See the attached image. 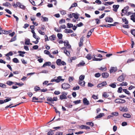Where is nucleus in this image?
Segmentation results:
<instances>
[{
  "mask_svg": "<svg viewBox=\"0 0 135 135\" xmlns=\"http://www.w3.org/2000/svg\"><path fill=\"white\" fill-rule=\"evenodd\" d=\"M85 64V62L82 61L81 62H80L77 65L78 67H79L81 66H84Z\"/></svg>",
  "mask_w": 135,
  "mask_h": 135,
  "instance_id": "14",
  "label": "nucleus"
},
{
  "mask_svg": "<svg viewBox=\"0 0 135 135\" xmlns=\"http://www.w3.org/2000/svg\"><path fill=\"white\" fill-rule=\"evenodd\" d=\"M64 52L68 56H69L70 55L69 52L66 49H65L64 50Z\"/></svg>",
  "mask_w": 135,
  "mask_h": 135,
  "instance_id": "31",
  "label": "nucleus"
},
{
  "mask_svg": "<svg viewBox=\"0 0 135 135\" xmlns=\"http://www.w3.org/2000/svg\"><path fill=\"white\" fill-rule=\"evenodd\" d=\"M86 124L87 125L90 126L91 127H93L94 125V123H92V122H86Z\"/></svg>",
  "mask_w": 135,
  "mask_h": 135,
  "instance_id": "30",
  "label": "nucleus"
},
{
  "mask_svg": "<svg viewBox=\"0 0 135 135\" xmlns=\"http://www.w3.org/2000/svg\"><path fill=\"white\" fill-rule=\"evenodd\" d=\"M99 69L103 71H105L107 70V68L105 67L104 68L101 67L100 68H99Z\"/></svg>",
  "mask_w": 135,
  "mask_h": 135,
  "instance_id": "40",
  "label": "nucleus"
},
{
  "mask_svg": "<svg viewBox=\"0 0 135 135\" xmlns=\"http://www.w3.org/2000/svg\"><path fill=\"white\" fill-rule=\"evenodd\" d=\"M80 127L81 129H90L89 127L86 126L84 125H82Z\"/></svg>",
  "mask_w": 135,
  "mask_h": 135,
  "instance_id": "13",
  "label": "nucleus"
},
{
  "mask_svg": "<svg viewBox=\"0 0 135 135\" xmlns=\"http://www.w3.org/2000/svg\"><path fill=\"white\" fill-rule=\"evenodd\" d=\"M85 82L84 81H79V84L82 86H84L85 85Z\"/></svg>",
  "mask_w": 135,
  "mask_h": 135,
  "instance_id": "17",
  "label": "nucleus"
},
{
  "mask_svg": "<svg viewBox=\"0 0 135 135\" xmlns=\"http://www.w3.org/2000/svg\"><path fill=\"white\" fill-rule=\"evenodd\" d=\"M79 86H78L75 87H73V90H78L79 89Z\"/></svg>",
  "mask_w": 135,
  "mask_h": 135,
  "instance_id": "56",
  "label": "nucleus"
},
{
  "mask_svg": "<svg viewBox=\"0 0 135 135\" xmlns=\"http://www.w3.org/2000/svg\"><path fill=\"white\" fill-rule=\"evenodd\" d=\"M62 76H59L57 77V79H56L57 81V83H59L60 81H63L64 79L62 78Z\"/></svg>",
  "mask_w": 135,
  "mask_h": 135,
  "instance_id": "10",
  "label": "nucleus"
},
{
  "mask_svg": "<svg viewBox=\"0 0 135 135\" xmlns=\"http://www.w3.org/2000/svg\"><path fill=\"white\" fill-rule=\"evenodd\" d=\"M111 114L112 115H114L115 116H117L118 115V113L117 112H112L111 113Z\"/></svg>",
  "mask_w": 135,
  "mask_h": 135,
  "instance_id": "35",
  "label": "nucleus"
},
{
  "mask_svg": "<svg viewBox=\"0 0 135 135\" xmlns=\"http://www.w3.org/2000/svg\"><path fill=\"white\" fill-rule=\"evenodd\" d=\"M109 86H110L111 87L113 88H115L116 86V83H115L112 84H110L109 85Z\"/></svg>",
  "mask_w": 135,
  "mask_h": 135,
  "instance_id": "34",
  "label": "nucleus"
},
{
  "mask_svg": "<svg viewBox=\"0 0 135 135\" xmlns=\"http://www.w3.org/2000/svg\"><path fill=\"white\" fill-rule=\"evenodd\" d=\"M122 88L121 87H120L118 88L117 91L119 93H121L122 92Z\"/></svg>",
  "mask_w": 135,
  "mask_h": 135,
  "instance_id": "61",
  "label": "nucleus"
},
{
  "mask_svg": "<svg viewBox=\"0 0 135 135\" xmlns=\"http://www.w3.org/2000/svg\"><path fill=\"white\" fill-rule=\"evenodd\" d=\"M55 38V35H53L49 37V38L50 40L52 41L54 40Z\"/></svg>",
  "mask_w": 135,
  "mask_h": 135,
  "instance_id": "21",
  "label": "nucleus"
},
{
  "mask_svg": "<svg viewBox=\"0 0 135 135\" xmlns=\"http://www.w3.org/2000/svg\"><path fill=\"white\" fill-rule=\"evenodd\" d=\"M40 38H37L36 39V41H33L32 42L34 43L35 44H37L39 42L38 40H40Z\"/></svg>",
  "mask_w": 135,
  "mask_h": 135,
  "instance_id": "47",
  "label": "nucleus"
},
{
  "mask_svg": "<svg viewBox=\"0 0 135 135\" xmlns=\"http://www.w3.org/2000/svg\"><path fill=\"white\" fill-rule=\"evenodd\" d=\"M54 94L55 95H59L60 94V92L59 91H55L54 92Z\"/></svg>",
  "mask_w": 135,
  "mask_h": 135,
  "instance_id": "60",
  "label": "nucleus"
},
{
  "mask_svg": "<svg viewBox=\"0 0 135 135\" xmlns=\"http://www.w3.org/2000/svg\"><path fill=\"white\" fill-rule=\"evenodd\" d=\"M119 6V5H114L113 6V10L115 12H117L118 9V8Z\"/></svg>",
  "mask_w": 135,
  "mask_h": 135,
  "instance_id": "5",
  "label": "nucleus"
},
{
  "mask_svg": "<svg viewBox=\"0 0 135 135\" xmlns=\"http://www.w3.org/2000/svg\"><path fill=\"white\" fill-rule=\"evenodd\" d=\"M1 33L4 34H7L9 33V31H4L2 30Z\"/></svg>",
  "mask_w": 135,
  "mask_h": 135,
  "instance_id": "41",
  "label": "nucleus"
},
{
  "mask_svg": "<svg viewBox=\"0 0 135 135\" xmlns=\"http://www.w3.org/2000/svg\"><path fill=\"white\" fill-rule=\"evenodd\" d=\"M95 76L96 77H99L100 76V74L99 73H96L95 75Z\"/></svg>",
  "mask_w": 135,
  "mask_h": 135,
  "instance_id": "62",
  "label": "nucleus"
},
{
  "mask_svg": "<svg viewBox=\"0 0 135 135\" xmlns=\"http://www.w3.org/2000/svg\"><path fill=\"white\" fill-rule=\"evenodd\" d=\"M122 21L123 22H125V24H127L128 23V21L127 20L126 18L125 17H123L122 18Z\"/></svg>",
  "mask_w": 135,
  "mask_h": 135,
  "instance_id": "32",
  "label": "nucleus"
},
{
  "mask_svg": "<svg viewBox=\"0 0 135 135\" xmlns=\"http://www.w3.org/2000/svg\"><path fill=\"white\" fill-rule=\"evenodd\" d=\"M104 115V114L103 113H100L99 115H97V116L95 118L96 119H97L98 118H100L102 117L103 115Z\"/></svg>",
  "mask_w": 135,
  "mask_h": 135,
  "instance_id": "23",
  "label": "nucleus"
},
{
  "mask_svg": "<svg viewBox=\"0 0 135 135\" xmlns=\"http://www.w3.org/2000/svg\"><path fill=\"white\" fill-rule=\"evenodd\" d=\"M13 61L16 63H17L19 62L18 60L16 58H15L13 59Z\"/></svg>",
  "mask_w": 135,
  "mask_h": 135,
  "instance_id": "38",
  "label": "nucleus"
},
{
  "mask_svg": "<svg viewBox=\"0 0 135 135\" xmlns=\"http://www.w3.org/2000/svg\"><path fill=\"white\" fill-rule=\"evenodd\" d=\"M105 20L106 22H112L113 21V19L112 18L108 17H106L105 19Z\"/></svg>",
  "mask_w": 135,
  "mask_h": 135,
  "instance_id": "7",
  "label": "nucleus"
},
{
  "mask_svg": "<svg viewBox=\"0 0 135 135\" xmlns=\"http://www.w3.org/2000/svg\"><path fill=\"white\" fill-rule=\"evenodd\" d=\"M135 17L132 16H131V19L132 20L133 22H135Z\"/></svg>",
  "mask_w": 135,
  "mask_h": 135,
  "instance_id": "51",
  "label": "nucleus"
},
{
  "mask_svg": "<svg viewBox=\"0 0 135 135\" xmlns=\"http://www.w3.org/2000/svg\"><path fill=\"white\" fill-rule=\"evenodd\" d=\"M83 25V24L81 22H80L79 24L76 25V26L79 27L82 26Z\"/></svg>",
  "mask_w": 135,
  "mask_h": 135,
  "instance_id": "63",
  "label": "nucleus"
},
{
  "mask_svg": "<svg viewBox=\"0 0 135 135\" xmlns=\"http://www.w3.org/2000/svg\"><path fill=\"white\" fill-rule=\"evenodd\" d=\"M84 38V37L82 36V37L80 38V42L79 43V47H81L82 46L83 41V38Z\"/></svg>",
  "mask_w": 135,
  "mask_h": 135,
  "instance_id": "12",
  "label": "nucleus"
},
{
  "mask_svg": "<svg viewBox=\"0 0 135 135\" xmlns=\"http://www.w3.org/2000/svg\"><path fill=\"white\" fill-rule=\"evenodd\" d=\"M13 83L12 81H8L7 82V84L9 85H12Z\"/></svg>",
  "mask_w": 135,
  "mask_h": 135,
  "instance_id": "50",
  "label": "nucleus"
},
{
  "mask_svg": "<svg viewBox=\"0 0 135 135\" xmlns=\"http://www.w3.org/2000/svg\"><path fill=\"white\" fill-rule=\"evenodd\" d=\"M77 6V4L76 3H74L71 5V7H70L69 9H70L73 7H75Z\"/></svg>",
  "mask_w": 135,
  "mask_h": 135,
  "instance_id": "27",
  "label": "nucleus"
},
{
  "mask_svg": "<svg viewBox=\"0 0 135 135\" xmlns=\"http://www.w3.org/2000/svg\"><path fill=\"white\" fill-rule=\"evenodd\" d=\"M134 60L133 59L131 58L130 59H128L127 61V63H130L131 62L133 61Z\"/></svg>",
  "mask_w": 135,
  "mask_h": 135,
  "instance_id": "54",
  "label": "nucleus"
},
{
  "mask_svg": "<svg viewBox=\"0 0 135 135\" xmlns=\"http://www.w3.org/2000/svg\"><path fill=\"white\" fill-rule=\"evenodd\" d=\"M123 91L126 94L129 95L130 94V93L129 91H128L126 89H124L123 90Z\"/></svg>",
  "mask_w": 135,
  "mask_h": 135,
  "instance_id": "37",
  "label": "nucleus"
},
{
  "mask_svg": "<svg viewBox=\"0 0 135 135\" xmlns=\"http://www.w3.org/2000/svg\"><path fill=\"white\" fill-rule=\"evenodd\" d=\"M109 96V95L106 92H104L103 95V96L105 98L108 97Z\"/></svg>",
  "mask_w": 135,
  "mask_h": 135,
  "instance_id": "42",
  "label": "nucleus"
},
{
  "mask_svg": "<svg viewBox=\"0 0 135 135\" xmlns=\"http://www.w3.org/2000/svg\"><path fill=\"white\" fill-rule=\"evenodd\" d=\"M114 3V2H108L103 3V4L105 6H108V5H111V4Z\"/></svg>",
  "mask_w": 135,
  "mask_h": 135,
  "instance_id": "15",
  "label": "nucleus"
},
{
  "mask_svg": "<svg viewBox=\"0 0 135 135\" xmlns=\"http://www.w3.org/2000/svg\"><path fill=\"white\" fill-rule=\"evenodd\" d=\"M95 2L97 3L98 4H102L101 1L100 0H96L95 1Z\"/></svg>",
  "mask_w": 135,
  "mask_h": 135,
  "instance_id": "58",
  "label": "nucleus"
},
{
  "mask_svg": "<svg viewBox=\"0 0 135 135\" xmlns=\"http://www.w3.org/2000/svg\"><path fill=\"white\" fill-rule=\"evenodd\" d=\"M81 100H78L76 101H75L73 102V103L75 104H78L80 103Z\"/></svg>",
  "mask_w": 135,
  "mask_h": 135,
  "instance_id": "53",
  "label": "nucleus"
},
{
  "mask_svg": "<svg viewBox=\"0 0 135 135\" xmlns=\"http://www.w3.org/2000/svg\"><path fill=\"white\" fill-rule=\"evenodd\" d=\"M34 90L36 91L40 90V88L38 86H36L34 88Z\"/></svg>",
  "mask_w": 135,
  "mask_h": 135,
  "instance_id": "49",
  "label": "nucleus"
},
{
  "mask_svg": "<svg viewBox=\"0 0 135 135\" xmlns=\"http://www.w3.org/2000/svg\"><path fill=\"white\" fill-rule=\"evenodd\" d=\"M131 32L132 35H133L134 36H135V29L132 30L131 31Z\"/></svg>",
  "mask_w": 135,
  "mask_h": 135,
  "instance_id": "46",
  "label": "nucleus"
},
{
  "mask_svg": "<svg viewBox=\"0 0 135 135\" xmlns=\"http://www.w3.org/2000/svg\"><path fill=\"white\" fill-rule=\"evenodd\" d=\"M117 70V68L115 67H111L110 70V71L111 73H114Z\"/></svg>",
  "mask_w": 135,
  "mask_h": 135,
  "instance_id": "11",
  "label": "nucleus"
},
{
  "mask_svg": "<svg viewBox=\"0 0 135 135\" xmlns=\"http://www.w3.org/2000/svg\"><path fill=\"white\" fill-rule=\"evenodd\" d=\"M85 78V76L84 75H81L79 77V81H83Z\"/></svg>",
  "mask_w": 135,
  "mask_h": 135,
  "instance_id": "25",
  "label": "nucleus"
},
{
  "mask_svg": "<svg viewBox=\"0 0 135 135\" xmlns=\"http://www.w3.org/2000/svg\"><path fill=\"white\" fill-rule=\"evenodd\" d=\"M103 59H100V58H95L94 59H93V61H100L102 60Z\"/></svg>",
  "mask_w": 135,
  "mask_h": 135,
  "instance_id": "48",
  "label": "nucleus"
},
{
  "mask_svg": "<svg viewBox=\"0 0 135 135\" xmlns=\"http://www.w3.org/2000/svg\"><path fill=\"white\" fill-rule=\"evenodd\" d=\"M115 102L117 103H123L126 102V101L123 99H118L115 100Z\"/></svg>",
  "mask_w": 135,
  "mask_h": 135,
  "instance_id": "2",
  "label": "nucleus"
},
{
  "mask_svg": "<svg viewBox=\"0 0 135 135\" xmlns=\"http://www.w3.org/2000/svg\"><path fill=\"white\" fill-rule=\"evenodd\" d=\"M62 134L63 133L62 132H58L56 133V135H62Z\"/></svg>",
  "mask_w": 135,
  "mask_h": 135,
  "instance_id": "64",
  "label": "nucleus"
},
{
  "mask_svg": "<svg viewBox=\"0 0 135 135\" xmlns=\"http://www.w3.org/2000/svg\"><path fill=\"white\" fill-rule=\"evenodd\" d=\"M5 11L9 14H11L12 13V12L8 9H5Z\"/></svg>",
  "mask_w": 135,
  "mask_h": 135,
  "instance_id": "59",
  "label": "nucleus"
},
{
  "mask_svg": "<svg viewBox=\"0 0 135 135\" xmlns=\"http://www.w3.org/2000/svg\"><path fill=\"white\" fill-rule=\"evenodd\" d=\"M125 77V74L123 73L122 75L119 76L117 79V80L120 82H122L124 80Z\"/></svg>",
  "mask_w": 135,
  "mask_h": 135,
  "instance_id": "3",
  "label": "nucleus"
},
{
  "mask_svg": "<svg viewBox=\"0 0 135 135\" xmlns=\"http://www.w3.org/2000/svg\"><path fill=\"white\" fill-rule=\"evenodd\" d=\"M38 31L39 33L41 35H44L45 33L44 32H42L41 30H38Z\"/></svg>",
  "mask_w": 135,
  "mask_h": 135,
  "instance_id": "44",
  "label": "nucleus"
},
{
  "mask_svg": "<svg viewBox=\"0 0 135 135\" xmlns=\"http://www.w3.org/2000/svg\"><path fill=\"white\" fill-rule=\"evenodd\" d=\"M123 117L125 118H130L131 117V115L129 114H124L123 115Z\"/></svg>",
  "mask_w": 135,
  "mask_h": 135,
  "instance_id": "22",
  "label": "nucleus"
},
{
  "mask_svg": "<svg viewBox=\"0 0 135 135\" xmlns=\"http://www.w3.org/2000/svg\"><path fill=\"white\" fill-rule=\"evenodd\" d=\"M72 15L76 19H78L79 18V15L78 13H73Z\"/></svg>",
  "mask_w": 135,
  "mask_h": 135,
  "instance_id": "16",
  "label": "nucleus"
},
{
  "mask_svg": "<svg viewBox=\"0 0 135 135\" xmlns=\"http://www.w3.org/2000/svg\"><path fill=\"white\" fill-rule=\"evenodd\" d=\"M57 36L58 38L59 39H61L62 38V35L61 33H58L57 34Z\"/></svg>",
  "mask_w": 135,
  "mask_h": 135,
  "instance_id": "29",
  "label": "nucleus"
},
{
  "mask_svg": "<svg viewBox=\"0 0 135 135\" xmlns=\"http://www.w3.org/2000/svg\"><path fill=\"white\" fill-rule=\"evenodd\" d=\"M86 57L88 60H90L91 58V55L90 54H88Z\"/></svg>",
  "mask_w": 135,
  "mask_h": 135,
  "instance_id": "26",
  "label": "nucleus"
},
{
  "mask_svg": "<svg viewBox=\"0 0 135 135\" xmlns=\"http://www.w3.org/2000/svg\"><path fill=\"white\" fill-rule=\"evenodd\" d=\"M30 2L33 6H35V2L33 0H29Z\"/></svg>",
  "mask_w": 135,
  "mask_h": 135,
  "instance_id": "57",
  "label": "nucleus"
},
{
  "mask_svg": "<svg viewBox=\"0 0 135 135\" xmlns=\"http://www.w3.org/2000/svg\"><path fill=\"white\" fill-rule=\"evenodd\" d=\"M64 32L66 33H72L73 32V31L71 29H65V30Z\"/></svg>",
  "mask_w": 135,
  "mask_h": 135,
  "instance_id": "18",
  "label": "nucleus"
},
{
  "mask_svg": "<svg viewBox=\"0 0 135 135\" xmlns=\"http://www.w3.org/2000/svg\"><path fill=\"white\" fill-rule=\"evenodd\" d=\"M129 7L128 6H127L124 7L123 9L122 10V13L124 14H126L128 12V9Z\"/></svg>",
  "mask_w": 135,
  "mask_h": 135,
  "instance_id": "4",
  "label": "nucleus"
},
{
  "mask_svg": "<svg viewBox=\"0 0 135 135\" xmlns=\"http://www.w3.org/2000/svg\"><path fill=\"white\" fill-rule=\"evenodd\" d=\"M83 103L84 104L87 105H88L89 104V101L85 98L83 99Z\"/></svg>",
  "mask_w": 135,
  "mask_h": 135,
  "instance_id": "6",
  "label": "nucleus"
},
{
  "mask_svg": "<svg viewBox=\"0 0 135 135\" xmlns=\"http://www.w3.org/2000/svg\"><path fill=\"white\" fill-rule=\"evenodd\" d=\"M6 86V85L3 83H0V87L3 88H5Z\"/></svg>",
  "mask_w": 135,
  "mask_h": 135,
  "instance_id": "55",
  "label": "nucleus"
},
{
  "mask_svg": "<svg viewBox=\"0 0 135 135\" xmlns=\"http://www.w3.org/2000/svg\"><path fill=\"white\" fill-rule=\"evenodd\" d=\"M65 20L64 19H62L60 20L59 22V23L60 24H61L63 23H65Z\"/></svg>",
  "mask_w": 135,
  "mask_h": 135,
  "instance_id": "43",
  "label": "nucleus"
},
{
  "mask_svg": "<svg viewBox=\"0 0 135 135\" xmlns=\"http://www.w3.org/2000/svg\"><path fill=\"white\" fill-rule=\"evenodd\" d=\"M127 83L126 82H123L120 84L119 85L120 86H127Z\"/></svg>",
  "mask_w": 135,
  "mask_h": 135,
  "instance_id": "33",
  "label": "nucleus"
},
{
  "mask_svg": "<svg viewBox=\"0 0 135 135\" xmlns=\"http://www.w3.org/2000/svg\"><path fill=\"white\" fill-rule=\"evenodd\" d=\"M68 27L69 28H71L73 27V25L72 24L68 23L67 24Z\"/></svg>",
  "mask_w": 135,
  "mask_h": 135,
  "instance_id": "36",
  "label": "nucleus"
},
{
  "mask_svg": "<svg viewBox=\"0 0 135 135\" xmlns=\"http://www.w3.org/2000/svg\"><path fill=\"white\" fill-rule=\"evenodd\" d=\"M3 6L6 7H8L9 6H11V5L8 2H6L3 4Z\"/></svg>",
  "mask_w": 135,
  "mask_h": 135,
  "instance_id": "28",
  "label": "nucleus"
},
{
  "mask_svg": "<svg viewBox=\"0 0 135 135\" xmlns=\"http://www.w3.org/2000/svg\"><path fill=\"white\" fill-rule=\"evenodd\" d=\"M30 40L29 39H26L25 40V45H29L30 44L31 45H32V44H30Z\"/></svg>",
  "mask_w": 135,
  "mask_h": 135,
  "instance_id": "20",
  "label": "nucleus"
},
{
  "mask_svg": "<svg viewBox=\"0 0 135 135\" xmlns=\"http://www.w3.org/2000/svg\"><path fill=\"white\" fill-rule=\"evenodd\" d=\"M44 54H47L48 55L49 54H50V53L49 51L46 50H45L44 51Z\"/></svg>",
  "mask_w": 135,
  "mask_h": 135,
  "instance_id": "52",
  "label": "nucleus"
},
{
  "mask_svg": "<svg viewBox=\"0 0 135 135\" xmlns=\"http://www.w3.org/2000/svg\"><path fill=\"white\" fill-rule=\"evenodd\" d=\"M60 12L61 14L62 15H64L66 13V11L64 10L60 11Z\"/></svg>",
  "mask_w": 135,
  "mask_h": 135,
  "instance_id": "39",
  "label": "nucleus"
},
{
  "mask_svg": "<svg viewBox=\"0 0 135 135\" xmlns=\"http://www.w3.org/2000/svg\"><path fill=\"white\" fill-rule=\"evenodd\" d=\"M51 65V62L48 61L45 62L42 66V67H44L46 66H50Z\"/></svg>",
  "mask_w": 135,
  "mask_h": 135,
  "instance_id": "8",
  "label": "nucleus"
},
{
  "mask_svg": "<svg viewBox=\"0 0 135 135\" xmlns=\"http://www.w3.org/2000/svg\"><path fill=\"white\" fill-rule=\"evenodd\" d=\"M67 98L66 95H65L62 94V95L60 96V99L61 100H62L64 99H66Z\"/></svg>",
  "mask_w": 135,
  "mask_h": 135,
  "instance_id": "19",
  "label": "nucleus"
},
{
  "mask_svg": "<svg viewBox=\"0 0 135 135\" xmlns=\"http://www.w3.org/2000/svg\"><path fill=\"white\" fill-rule=\"evenodd\" d=\"M102 76L103 78H106L108 77L109 74L107 72L103 73L102 74Z\"/></svg>",
  "mask_w": 135,
  "mask_h": 135,
  "instance_id": "9",
  "label": "nucleus"
},
{
  "mask_svg": "<svg viewBox=\"0 0 135 135\" xmlns=\"http://www.w3.org/2000/svg\"><path fill=\"white\" fill-rule=\"evenodd\" d=\"M42 17L44 19V21H43L47 22L48 21V18L43 16H42Z\"/></svg>",
  "mask_w": 135,
  "mask_h": 135,
  "instance_id": "45",
  "label": "nucleus"
},
{
  "mask_svg": "<svg viewBox=\"0 0 135 135\" xmlns=\"http://www.w3.org/2000/svg\"><path fill=\"white\" fill-rule=\"evenodd\" d=\"M61 60L60 59H58L57 60L56 63L58 65L60 66L61 65Z\"/></svg>",
  "mask_w": 135,
  "mask_h": 135,
  "instance_id": "24",
  "label": "nucleus"
},
{
  "mask_svg": "<svg viewBox=\"0 0 135 135\" xmlns=\"http://www.w3.org/2000/svg\"><path fill=\"white\" fill-rule=\"evenodd\" d=\"M70 87V85L67 83H64L61 85V88L64 90H67L69 89Z\"/></svg>",
  "mask_w": 135,
  "mask_h": 135,
  "instance_id": "1",
  "label": "nucleus"
}]
</instances>
